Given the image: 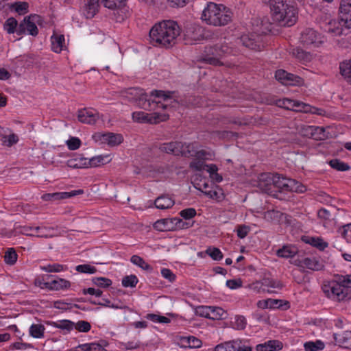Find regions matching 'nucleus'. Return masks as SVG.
I'll list each match as a JSON object with an SVG mask.
<instances>
[{
  "label": "nucleus",
  "instance_id": "obj_20",
  "mask_svg": "<svg viewBox=\"0 0 351 351\" xmlns=\"http://www.w3.org/2000/svg\"><path fill=\"white\" fill-rule=\"evenodd\" d=\"M176 223L173 219H162L154 223V228L158 231H171L176 230Z\"/></svg>",
  "mask_w": 351,
  "mask_h": 351
},
{
  "label": "nucleus",
  "instance_id": "obj_45",
  "mask_svg": "<svg viewBox=\"0 0 351 351\" xmlns=\"http://www.w3.org/2000/svg\"><path fill=\"white\" fill-rule=\"evenodd\" d=\"M17 254L14 248L8 249L4 255V261L10 265H14L17 261Z\"/></svg>",
  "mask_w": 351,
  "mask_h": 351
},
{
  "label": "nucleus",
  "instance_id": "obj_2",
  "mask_svg": "<svg viewBox=\"0 0 351 351\" xmlns=\"http://www.w3.org/2000/svg\"><path fill=\"white\" fill-rule=\"evenodd\" d=\"M180 33L178 23L168 20L156 23L149 31V37L153 45L168 49L176 44Z\"/></svg>",
  "mask_w": 351,
  "mask_h": 351
},
{
  "label": "nucleus",
  "instance_id": "obj_56",
  "mask_svg": "<svg viewBox=\"0 0 351 351\" xmlns=\"http://www.w3.org/2000/svg\"><path fill=\"white\" fill-rule=\"evenodd\" d=\"M247 324L245 318L242 315H237L234 323V328L237 330H243Z\"/></svg>",
  "mask_w": 351,
  "mask_h": 351
},
{
  "label": "nucleus",
  "instance_id": "obj_14",
  "mask_svg": "<svg viewBox=\"0 0 351 351\" xmlns=\"http://www.w3.org/2000/svg\"><path fill=\"white\" fill-rule=\"evenodd\" d=\"M339 14L344 27L351 28V0H341Z\"/></svg>",
  "mask_w": 351,
  "mask_h": 351
},
{
  "label": "nucleus",
  "instance_id": "obj_46",
  "mask_svg": "<svg viewBox=\"0 0 351 351\" xmlns=\"http://www.w3.org/2000/svg\"><path fill=\"white\" fill-rule=\"evenodd\" d=\"M208 186L205 184H204V189H202V191L208 197L219 201L221 198L222 193L219 191L208 189Z\"/></svg>",
  "mask_w": 351,
  "mask_h": 351
},
{
  "label": "nucleus",
  "instance_id": "obj_28",
  "mask_svg": "<svg viewBox=\"0 0 351 351\" xmlns=\"http://www.w3.org/2000/svg\"><path fill=\"white\" fill-rule=\"evenodd\" d=\"M47 284L48 285V287L53 290L67 289L71 285L69 281L63 278L55 279L51 282H47Z\"/></svg>",
  "mask_w": 351,
  "mask_h": 351
},
{
  "label": "nucleus",
  "instance_id": "obj_54",
  "mask_svg": "<svg viewBox=\"0 0 351 351\" xmlns=\"http://www.w3.org/2000/svg\"><path fill=\"white\" fill-rule=\"evenodd\" d=\"M40 268L43 271L46 272H60L64 270V267L62 265L55 263L42 266Z\"/></svg>",
  "mask_w": 351,
  "mask_h": 351
},
{
  "label": "nucleus",
  "instance_id": "obj_11",
  "mask_svg": "<svg viewBox=\"0 0 351 351\" xmlns=\"http://www.w3.org/2000/svg\"><path fill=\"white\" fill-rule=\"evenodd\" d=\"M276 79L285 86H298L303 83V80L300 76L287 72L285 70L279 69L275 73Z\"/></svg>",
  "mask_w": 351,
  "mask_h": 351
},
{
  "label": "nucleus",
  "instance_id": "obj_50",
  "mask_svg": "<svg viewBox=\"0 0 351 351\" xmlns=\"http://www.w3.org/2000/svg\"><path fill=\"white\" fill-rule=\"evenodd\" d=\"M306 243H309L310 245L316 247L321 250H324L328 246V243L324 242L320 238L311 237L307 241H306Z\"/></svg>",
  "mask_w": 351,
  "mask_h": 351
},
{
  "label": "nucleus",
  "instance_id": "obj_24",
  "mask_svg": "<svg viewBox=\"0 0 351 351\" xmlns=\"http://www.w3.org/2000/svg\"><path fill=\"white\" fill-rule=\"evenodd\" d=\"M84 14L87 19L93 18L99 6V0H83Z\"/></svg>",
  "mask_w": 351,
  "mask_h": 351
},
{
  "label": "nucleus",
  "instance_id": "obj_51",
  "mask_svg": "<svg viewBox=\"0 0 351 351\" xmlns=\"http://www.w3.org/2000/svg\"><path fill=\"white\" fill-rule=\"evenodd\" d=\"M282 215V213L278 210H270L265 212L264 219L267 221H278Z\"/></svg>",
  "mask_w": 351,
  "mask_h": 351
},
{
  "label": "nucleus",
  "instance_id": "obj_48",
  "mask_svg": "<svg viewBox=\"0 0 351 351\" xmlns=\"http://www.w3.org/2000/svg\"><path fill=\"white\" fill-rule=\"evenodd\" d=\"M138 282L135 275L126 276L122 279V285L124 287H135Z\"/></svg>",
  "mask_w": 351,
  "mask_h": 351
},
{
  "label": "nucleus",
  "instance_id": "obj_40",
  "mask_svg": "<svg viewBox=\"0 0 351 351\" xmlns=\"http://www.w3.org/2000/svg\"><path fill=\"white\" fill-rule=\"evenodd\" d=\"M110 161L109 156H97L87 161L88 167H97Z\"/></svg>",
  "mask_w": 351,
  "mask_h": 351
},
{
  "label": "nucleus",
  "instance_id": "obj_43",
  "mask_svg": "<svg viewBox=\"0 0 351 351\" xmlns=\"http://www.w3.org/2000/svg\"><path fill=\"white\" fill-rule=\"evenodd\" d=\"M130 261L134 265L138 266L143 270L148 271L152 269L151 266L147 263H146L143 258L138 255H133L130 258Z\"/></svg>",
  "mask_w": 351,
  "mask_h": 351
},
{
  "label": "nucleus",
  "instance_id": "obj_60",
  "mask_svg": "<svg viewBox=\"0 0 351 351\" xmlns=\"http://www.w3.org/2000/svg\"><path fill=\"white\" fill-rule=\"evenodd\" d=\"M262 285L265 287H272V288H279L281 289L282 285L278 282L276 281L271 278H265L262 280Z\"/></svg>",
  "mask_w": 351,
  "mask_h": 351
},
{
  "label": "nucleus",
  "instance_id": "obj_7",
  "mask_svg": "<svg viewBox=\"0 0 351 351\" xmlns=\"http://www.w3.org/2000/svg\"><path fill=\"white\" fill-rule=\"evenodd\" d=\"M132 117L133 121L135 122L156 124L160 121L167 120L169 119V115L165 113H160L157 112L146 113L145 112L139 111L133 112Z\"/></svg>",
  "mask_w": 351,
  "mask_h": 351
},
{
  "label": "nucleus",
  "instance_id": "obj_10",
  "mask_svg": "<svg viewBox=\"0 0 351 351\" xmlns=\"http://www.w3.org/2000/svg\"><path fill=\"white\" fill-rule=\"evenodd\" d=\"M93 141L100 144H106L110 147L119 145L123 141V137L120 134L112 132H96L92 136Z\"/></svg>",
  "mask_w": 351,
  "mask_h": 351
},
{
  "label": "nucleus",
  "instance_id": "obj_9",
  "mask_svg": "<svg viewBox=\"0 0 351 351\" xmlns=\"http://www.w3.org/2000/svg\"><path fill=\"white\" fill-rule=\"evenodd\" d=\"M300 41L307 47H319L324 43L322 35L312 28H306L302 32Z\"/></svg>",
  "mask_w": 351,
  "mask_h": 351
},
{
  "label": "nucleus",
  "instance_id": "obj_30",
  "mask_svg": "<svg viewBox=\"0 0 351 351\" xmlns=\"http://www.w3.org/2000/svg\"><path fill=\"white\" fill-rule=\"evenodd\" d=\"M227 313L221 307L211 306L210 309L209 318L213 320H219L226 319Z\"/></svg>",
  "mask_w": 351,
  "mask_h": 351
},
{
  "label": "nucleus",
  "instance_id": "obj_63",
  "mask_svg": "<svg viewBox=\"0 0 351 351\" xmlns=\"http://www.w3.org/2000/svg\"><path fill=\"white\" fill-rule=\"evenodd\" d=\"M250 231V228L246 225H239L237 227V234L239 238H245Z\"/></svg>",
  "mask_w": 351,
  "mask_h": 351
},
{
  "label": "nucleus",
  "instance_id": "obj_16",
  "mask_svg": "<svg viewBox=\"0 0 351 351\" xmlns=\"http://www.w3.org/2000/svg\"><path fill=\"white\" fill-rule=\"evenodd\" d=\"M77 117L78 120L83 123L94 124L99 119V114L95 109L84 108L79 110Z\"/></svg>",
  "mask_w": 351,
  "mask_h": 351
},
{
  "label": "nucleus",
  "instance_id": "obj_4",
  "mask_svg": "<svg viewBox=\"0 0 351 351\" xmlns=\"http://www.w3.org/2000/svg\"><path fill=\"white\" fill-rule=\"evenodd\" d=\"M201 19L210 25L225 26L231 22L232 12L222 4L210 2L204 9Z\"/></svg>",
  "mask_w": 351,
  "mask_h": 351
},
{
  "label": "nucleus",
  "instance_id": "obj_41",
  "mask_svg": "<svg viewBox=\"0 0 351 351\" xmlns=\"http://www.w3.org/2000/svg\"><path fill=\"white\" fill-rule=\"evenodd\" d=\"M329 165L332 169L340 171H348L350 169V167L347 163L337 158L330 160Z\"/></svg>",
  "mask_w": 351,
  "mask_h": 351
},
{
  "label": "nucleus",
  "instance_id": "obj_64",
  "mask_svg": "<svg viewBox=\"0 0 351 351\" xmlns=\"http://www.w3.org/2000/svg\"><path fill=\"white\" fill-rule=\"evenodd\" d=\"M66 145L70 150H76L81 145V141L77 137H71L66 141Z\"/></svg>",
  "mask_w": 351,
  "mask_h": 351
},
{
  "label": "nucleus",
  "instance_id": "obj_15",
  "mask_svg": "<svg viewBox=\"0 0 351 351\" xmlns=\"http://www.w3.org/2000/svg\"><path fill=\"white\" fill-rule=\"evenodd\" d=\"M184 145L181 142H170L161 144L159 149L167 154H172L176 156L187 155L188 153L184 151Z\"/></svg>",
  "mask_w": 351,
  "mask_h": 351
},
{
  "label": "nucleus",
  "instance_id": "obj_55",
  "mask_svg": "<svg viewBox=\"0 0 351 351\" xmlns=\"http://www.w3.org/2000/svg\"><path fill=\"white\" fill-rule=\"evenodd\" d=\"M76 271L84 274H95L97 271L96 267L88 264L80 265L76 267Z\"/></svg>",
  "mask_w": 351,
  "mask_h": 351
},
{
  "label": "nucleus",
  "instance_id": "obj_47",
  "mask_svg": "<svg viewBox=\"0 0 351 351\" xmlns=\"http://www.w3.org/2000/svg\"><path fill=\"white\" fill-rule=\"evenodd\" d=\"M263 174L264 173L261 174V176L259 177L258 186L260 187V189L261 190H263L265 193H271L272 192V191H271L272 186H274L273 182H269L267 180H265V179L263 180L262 178H263Z\"/></svg>",
  "mask_w": 351,
  "mask_h": 351
},
{
  "label": "nucleus",
  "instance_id": "obj_61",
  "mask_svg": "<svg viewBox=\"0 0 351 351\" xmlns=\"http://www.w3.org/2000/svg\"><path fill=\"white\" fill-rule=\"evenodd\" d=\"M206 253L215 261H219L223 258L222 252L216 247L208 248Z\"/></svg>",
  "mask_w": 351,
  "mask_h": 351
},
{
  "label": "nucleus",
  "instance_id": "obj_35",
  "mask_svg": "<svg viewBox=\"0 0 351 351\" xmlns=\"http://www.w3.org/2000/svg\"><path fill=\"white\" fill-rule=\"evenodd\" d=\"M34 230L36 233L35 234V236L38 237L47 238L51 237L53 235L52 232L54 230V228L53 227L36 226L34 228Z\"/></svg>",
  "mask_w": 351,
  "mask_h": 351
},
{
  "label": "nucleus",
  "instance_id": "obj_13",
  "mask_svg": "<svg viewBox=\"0 0 351 351\" xmlns=\"http://www.w3.org/2000/svg\"><path fill=\"white\" fill-rule=\"evenodd\" d=\"M239 339L225 341L217 345L215 351H252L250 346H242Z\"/></svg>",
  "mask_w": 351,
  "mask_h": 351
},
{
  "label": "nucleus",
  "instance_id": "obj_19",
  "mask_svg": "<svg viewBox=\"0 0 351 351\" xmlns=\"http://www.w3.org/2000/svg\"><path fill=\"white\" fill-rule=\"evenodd\" d=\"M241 41L245 47L252 50L260 51L264 48V44L259 38L256 40L254 38L250 37L249 36H243Z\"/></svg>",
  "mask_w": 351,
  "mask_h": 351
},
{
  "label": "nucleus",
  "instance_id": "obj_38",
  "mask_svg": "<svg viewBox=\"0 0 351 351\" xmlns=\"http://www.w3.org/2000/svg\"><path fill=\"white\" fill-rule=\"evenodd\" d=\"M17 26V21L13 17H10L5 21L3 25V28L4 30L6 31L8 34H14L15 32H16L18 28Z\"/></svg>",
  "mask_w": 351,
  "mask_h": 351
},
{
  "label": "nucleus",
  "instance_id": "obj_49",
  "mask_svg": "<svg viewBox=\"0 0 351 351\" xmlns=\"http://www.w3.org/2000/svg\"><path fill=\"white\" fill-rule=\"evenodd\" d=\"M4 133V131L3 132V134ZM3 137L1 138V141L3 144L7 147H11L13 145L17 143L19 141V137L17 135L14 134H11L9 135H2Z\"/></svg>",
  "mask_w": 351,
  "mask_h": 351
},
{
  "label": "nucleus",
  "instance_id": "obj_33",
  "mask_svg": "<svg viewBox=\"0 0 351 351\" xmlns=\"http://www.w3.org/2000/svg\"><path fill=\"white\" fill-rule=\"evenodd\" d=\"M276 104L277 106L280 108H283L290 110H295V108L297 107L298 104V101L284 98L276 100Z\"/></svg>",
  "mask_w": 351,
  "mask_h": 351
},
{
  "label": "nucleus",
  "instance_id": "obj_12",
  "mask_svg": "<svg viewBox=\"0 0 351 351\" xmlns=\"http://www.w3.org/2000/svg\"><path fill=\"white\" fill-rule=\"evenodd\" d=\"M294 265L313 271H320L324 267L323 262L319 258L314 256L295 259Z\"/></svg>",
  "mask_w": 351,
  "mask_h": 351
},
{
  "label": "nucleus",
  "instance_id": "obj_6",
  "mask_svg": "<svg viewBox=\"0 0 351 351\" xmlns=\"http://www.w3.org/2000/svg\"><path fill=\"white\" fill-rule=\"evenodd\" d=\"M324 291L328 298L339 302L350 298L348 289L345 288L338 280L337 282H332L329 285L325 286Z\"/></svg>",
  "mask_w": 351,
  "mask_h": 351
},
{
  "label": "nucleus",
  "instance_id": "obj_36",
  "mask_svg": "<svg viewBox=\"0 0 351 351\" xmlns=\"http://www.w3.org/2000/svg\"><path fill=\"white\" fill-rule=\"evenodd\" d=\"M293 55L298 59L300 61L303 62H307L311 61V55L310 53L304 51L300 48H296L293 50Z\"/></svg>",
  "mask_w": 351,
  "mask_h": 351
},
{
  "label": "nucleus",
  "instance_id": "obj_18",
  "mask_svg": "<svg viewBox=\"0 0 351 351\" xmlns=\"http://www.w3.org/2000/svg\"><path fill=\"white\" fill-rule=\"evenodd\" d=\"M201 37V29L199 27L189 25L184 31V39L187 44H193L194 41L199 40Z\"/></svg>",
  "mask_w": 351,
  "mask_h": 351
},
{
  "label": "nucleus",
  "instance_id": "obj_37",
  "mask_svg": "<svg viewBox=\"0 0 351 351\" xmlns=\"http://www.w3.org/2000/svg\"><path fill=\"white\" fill-rule=\"evenodd\" d=\"M305 351H319L324 348V343L320 341H308L304 344Z\"/></svg>",
  "mask_w": 351,
  "mask_h": 351
},
{
  "label": "nucleus",
  "instance_id": "obj_31",
  "mask_svg": "<svg viewBox=\"0 0 351 351\" xmlns=\"http://www.w3.org/2000/svg\"><path fill=\"white\" fill-rule=\"evenodd\" d=\"M183 346L190 348H197L202 346V341L193 336L184 337L181 339Z\"/></svg>",
  "mask_w": 351,
  "mask_h": 351
},
{
  "label": "nucleus",
  "instance_id": "obj_42",
  "mask_svg": "<svg viewBox=\"0 0 351 351\" xmlns=\"http://www.w3.org/2000/svg\"><path fill=\"white\" fill-rule=\"evenodd\" d=\"M317 130L324 131V129L322 128H315L314 126L303 125L300 127V133L304 136L312 137Z\"/></svg>",
  "mask_w": 351,
  "mask_h": 351
},
{
  "label": "nucleus",
  "instance_id": "obj_17",
  "mask_svg": "<svg viewBox=\"0 0 351 351\" xmlns=\"http://www.w3.org/2000/svg\"><path fill=\"white\" fill-rule=\"evenodd\" d=\"M219 51V45L206 47L205 50V56L202 60L209 64L218 65L220 64V54H217Z\"/></svg>",
  "mask_w": 351,
  "mask_h": 351
},
{
  "label": "nucleus",
  "instance_id": "obj_34",
  "mask_svg": "<svg viewBox=\"0 0 351 351\" xmlns=\"http://www.w3.org/2000/svg\"><path fill=\"white\" fill-rule=\"evenodd\" d=\"M45 328L43 324H34L29 328V334L32 337L40 339L44 337Z\"/></svg>",
  "mask_w": 351,
  "mask_h": 351
},
{
  "label": "nucleus",
  "instance_id": "obj_25",
  "mask_svg": "<svg viewBox=\"0 0 351 351\" xmlns=\"http://www.w3.org/2000/svg\"><path fill=\"white\" fill-rule=\"evenodd\" d=\"M282 348V343L278 340H270L256 347L257 351H274Z\"/></svg>",
  "mask_w": 351,
  "mask_h": 351
},
{
  "label": "nucleus",
  "instance_id": "obj_5",
  "mask_svg": "<svg viewBox=\"0 0 351 351\" xmlns=\"http://www.w3.org/2000/svg\"><path fill=\"white\" fill-rule=\"evenodd\" d=\"M262 179L273 182L274 186L278 189L280 192L291 191L302 193L306 191V186L302 183L295 180L282 177L279 174L274 175L269 173H265L263 175Z\"/></svg>",
  "mask_w": 351,
  "mask_h": 351
},
{
  "label": "nucleus",
  "instance_id": "obj_8",
  "mask_svg": "<svg viewBox=\"0 0 351 351\" xmlns=\"http://www.w3.org/2000/svg\"><path fill=\"white\" fill-rule=\"evenodd\" d=\"M40 16L37 14L31 15L24 18L23 21L19 25L16 34L22 35L27 32L29 35L36 36L38 34V27L36 25V22L40 21Z\"/></svg>",
  "mask_w": 351,
  "mask_h": 351
},
{
  "label": "nucleus",
  "instance_id": "obj_32",
  "mask_svg": "<svg viewBox=\"0 0 351 351\" xmlns=\"http://www.w3.org/2000/svg\"><path fill=\"white\" fill-rule=\"evenodd\" d=\"M11 10H14L20 15H23L29 12V3L25 1H16L9 5Z\"/></svg>",
  "mask_w": 351,
  "mask_h": 351
},
{
  "label": "nucleus",
  "instance_id": "obj_59",
  "mask_svg": "<svg viewBox=\"0 0 351 351\" xmlns=\"http://www.w3.org/2000/svg\"><path fill=\"white\" fill-rule=\"evenodd\" d=\"M74 328L80 332H86L90 330L91 326L86 321H79L75 324Z\"/></svg>",
  "mask_w": 351,
  "mask_h": 351
},
{
  "label": "nucleus",
  "instance_id": "obj_39",
  "mask_svg": "<svg viewBox=\"0 0 351 351\" xmlns=\"http://www.w3.org/2000/svg\"><path fill=\"white\" fill-rule=\"evenodd\" d=\"M68 167L72 169H80L83 167H87L88 164L86 159L82 158H72L69 159L66 162Z\"/></svg>",
  "mask_w": 351,
  "mask_h": 351
},
{
  "label": "nucleus",
  "instance_id": "obj_62",
  "mask_svg": "<svg viewBox=\"0 0 351 351\" xmlns=\"http://www.w3.org/2000/svg\"><path fill=\"white\" fill-rule=\"evenodd\" d=\"M337 280L341 283L345 288H351V274L350 275H338Z\"/></svg>",
  "mask_w": 351,
  "mask_h": 351
},
{
  "label": "nucleus",
  "instance_id": "obj_57",
  "mask_svg": "<svg viewBox=\"0 0 351 351\" xmlns=\"http://www.w3.org/2000/svg\"><path fill=\"white\" fill-rule=\"evenodd\" d=\"M210 306H199L195 308V314L205 318H209Z\"/></svg>",
  "mask_w": 351,
  "mask_h": 351
},
{
  "label": "nucleus",
  "instance_id": "obj_26",
  "mask_svg": "<svg viewBox=\"0 0 351 351\" xmlns=\"http://www.w3.org/2000/svg\"><path fill=\"white\" fill-rule=\"evenodd\" d=\"M340 26H344L343 22L341 21H338L335 19H332L329 21V22L326 24L324 29L328 33H330L335 36H338L340 35L342 32V29Z\"/></svg>",
  "mask_w": 351,
  "mask_h": 351
},
{
  "label": "nucleus",
  "instance_id": "obj_23",
  "mask_svg": "<svg viewBox=\"0 0 351 351\" xmlns=\"http://www.w3.org/2000/svg\"><path fill=\"white\" fill-rule=\"evenodd\" d=\"M51 49L56 53H60L65 47V39L62 34L53 33L51 37Z\"/></svg>",
  "mask_w": 351,
  "mask_h": 351
},
{
  "label": "nucleus",
  "instance_id": "obj_22",
  "mask_svg": "<svg viewBox=\"0 0 351 351\" xmlns=\"http://www.w3.org/2000/svg\"><path fill=\"white\" fill-rule=\"evenodd\" d=\"M333 336L336 344L344 348H351V331L334 334Z\"/></svg>",
  "mask_w": 351,
  "mask_h": 351
},
{
  "label": "nucleus",
  "instance_id": "obj_58",
  "mask_svg": "<svg viewBox=\"0 0 351 351\" xmlns=\"http://www.w3.org/2000/svg\"><path fill=\"white\" fill-rule=\"evenodd\" d=\"M338 232L346 240L351 239V223L343 226L339 229Z\"/></svg>",
  "mask_w": 351,
  "mask_h": 351
},
{
  "label": "nucleus",
  "instance_id": "obj_53",
  "mask_svg": "<svg viewBox=\"0 0 351 351\" xmlns=\"http://www.w3.org/2000/svg\"><path fill=\"white\" fill-rule=\"evenodd\" d=\"M65 198H66V195L63 193H46L42 196V199L44 201H53Z\"/></svg>",
  "mask_w": 351,
  "mask_h": 351
},
{
  "label": "nucleus",
  "instance_id": "obj_29",
  "mask_svg": "<svg viewBox=\"0 0 351 351\" xmlns=\"http://www.w3.org/2000/svg\"><path fill=\"white\" fill-rule=\"evenodd\" d=\"M297 253V249L294 246L285 245L276 252V255L282 258H291Z\"/></svg>",
  "mask_w": 351,
  "mask_h": 351
},
{
  "label": "nucleus",
  "instance_id": "obj_1",
  "mask_svg": "<svg viewBox=\"0 0 351 351\" xmlns=\"http://www.w3.org/2000/svg\"><path fill=\"white\" fill-rule=\"evenodd\" d=\"M171 92L152 90L149 96L139 88H130L121 90V96L130 102L145 110H154L157 108H166L171 103Z\"/></svg>",
  "mask_w": 351,
  "mask_h": 351
},
{
  "label": "nucleus",
  "instance_id": "obj_21",
  "mask_svg": "<svg viewBox=\"0 0 351 351\" xmlns=\"http://www.w3.org/2000/svg\"><path fill=\"white\" fill-rule=\"evenodd\" d=\"M174 204V199L168 195H162L154 201L155 207L160 210L171 208Z\"/></svg>",
  "mask_w": 351,
  "mask_h": 351
},
{
  "label": "nucleus",
  "instance_id": "obj_44",
  "mask_svg": "<svg viewBox=\"0 0 351 351\" xmlns=\"http://www.w3.org/2000/svg\"><path fill=\"white\" fill-rule=\"evenodd\" d=\"M53 326L66 331H71L74 328L75 323L67 319L60 320L53 323Z\"/></svg>",
  "mask_w": 351,
  "mask_h": 351
},
{
  "label": "nucleus",
  "instance_id": "obj_3",
  "mask_svg": "<svg viewBox=\"0 0 351 351\" xmlns=\"http://www.w3.org/2000/svg\"><path fill=\"white\" fill-rule=\"evenodd\" d=\"M292 0H265L269 6L274 22L282 26H293L298 20L297 8L291 3Z\"/></svg>",
  "mask_w": 351,
  "mask_h": 351
},
{
  "label": "nucleus",
  "instance_id": "obj_52",
  "mask_svg": "<svg viewBox=\"0 0 351 351\" xmlns=\"http://www.w3.org/2000/svg\"><path fill=\"white\" fill-rule=\"evenodd\" d=\"M93 282L100 287L106 288L112 285V280L104 277H97L93 278Z\"/></svg>",
  "mask_w": 351,
  "mask_h": 351
},
{
  "label": "nucleus",
  "instance_id": "obj_27",
  "mask_svg": "<svg viewBox=\"0 0 351 351\" xmlns=\"http://www.w3.org/2000/svg\"><path fill=\"white\" fill-rule=\"evenodd\" d=\"M339 70L345 80L351 84V59L340 63Z\"/></svg>",
  "mask_w": 351,
  "mask_h": 351
}]
</instances>
